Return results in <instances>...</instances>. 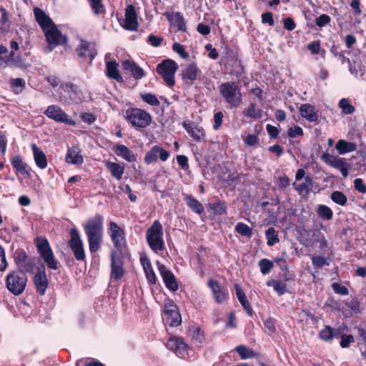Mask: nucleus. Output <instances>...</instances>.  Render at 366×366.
<instances>
[{"label": "nucleus", "mask_w": 366, "mask_h": 366, "mask_svg": "<svg viewBox=\"0 0 366 366\" xmlns=\"http://www.w3.org/2000/svg\"><path fill=\"white\" fill-rule=\"evenodd\" d=\"M69 233L71 239L69 241V246L73 252L75 259L78 261L84 260L85 252L84 244L79 231L76 228H71Z\"/></svg>", "instance_id": "9"}, {"label": "nucleus", "mask_w": 366, "mask_h": 366, "mask_svg": "<svg viewBox=\"0 0 366 366\" xmlns=\"http://www.w3.org/2000/svg\"><path fill=\"white\" fill-rule=\"evenodd\" d=\"M122 26L124 29L128 31H136L137 29L139 26L137 14L132 4L127 6L125 10V19Z\"/></svg>", "instance_id": "18"}, {"label": "nucleus", "mask_w": 366, "mask_h": 366, "mask_svg": "<svg viewBox=\"0 0 366 366\" xmlns=\"http://www.w3.org/2000/svg\"><path fill=\"white\" fill-rule=\"evenodd\" d=\"M169 20L179 31H186L187 26L182 14L179 12L173 13L169 16Z\"/></svg>", "instance_id": "35"}, {"label": "nucleus", "mask_w": 366, "mask_h": 366, "mask_svg": "<svg viewBox=\"0 0 366 366\" xmlns=\"http://www.w3.org/2000/svg\"><path fill=\"white\" fill-rule=\"evenodd\" d=\"M224 114L222 112H218L214 115V125L213 129L214 130H219L223 121Z\"/></svg>", "instance_id": "56"}, {"label": "nucleus", "mask_w": 366, "mask_h": 366, "mask_svg": "<svg viewBox=\"0 0 366 366\" xmlns=\"http://www.w3.org/2000/svg\"><path fill=\"white\" fill-rule=\"evenodd\" d=\"M142 99L151 106H159L160 102L156 95L151 93L141 94Z\"/></svg>", "instance_id": "52"}, {"label": "nucleus", "mask_w": 366, "mask_h": 366, "mask_svg": "<svg viewBox=\"0 0 366 366\" xmlns=\"http://www.w3.org/2000/svg\"><path fill=\"white\" fill-rule=\"evenodd\" d=\"M332 287L334 292L337 294L341 295H348V290L346 287L339 284L337 282H335L332 285Z\"/></svg>", "instance_id": "62"}, {"label": "nucleus", "mask_w": 366, "mask_h": 366, "mask_svg": "<svg viewBox=\"0 0 366 366\" xmlns=\"http://www.w3.org/2000/svg\"><path fill=\"white\" fill-rule=\"evenodd\" d=\"M77 55L84 59H88L91 64L97 55L95 44L81 39L76 49Z\"/></svg>", "instance_id": "16"}, {"label": "nucleus", "mask_w": 366, "mask_h": 366, "mask_svg": "<svg viewBox=\"0 0 366 366\" xmlns=\"http://www.w3.org/2000/svg\"><path fill=\"white\" fill-rule=\"evenodd\" d=\"M50 51L58 45H63L67 42V38L63 35L55 24L52 25L44 31Z\"/></svg>", "instance_id": "10"}, {"label": "nucleus", "mask_w": 366, "mask_h": 366, "mask_svg": "<svg viewBox=\"0 0 366 366\" xmlns=\"http://www.w3.org/2000/svg\"><path fill=\"white\" fill-rule=\"evenodd\" d=\"M244 142L247 145H248L249 147H254L258 144L259 138L255 134H249L244 139Z\"/></svg>", "instance_id": "64"}, {"label": "nucleus", "mask_w": 366, "mask_h": 366, "mask_svg": "<svg viewBox=\"0 0 366 366\" xmlns=\"http://www.w3.org/2000/svg\"><path fill=\"white\" fill-rule=\"evenodd\" d=\"M33 280L38 294L44 295L48 287V280L44 269L37 272Z\"/></svg>", "instance_id": "25"}, {"label": "nucleus", "mask_w": 366, "mask_h": 366, "mask_svg": "<svg viewBox=\"0 0 366 366\" xmlns=\"http://www.w3.org/2000/svg\"><path fill=\"white\" fill-rule=\"evenodd\" d=\"M172 49L177 54H178L182 59H187L189 57V54L185 51L184 46L177 42H175L172 46Z\"/></svg>", "instance_id": "54"}, {"label": "nucleus", "mask_w": 366, "mask_h": 366, "mask_svg": "<svg viewBox=\"0 0 366 366\" xmlns=\"http://www.w3.org/2000/svg\"><path fill=\"white\" fill-rule=\"evenodd\" d=\"M189 334L197 344H202L204 340V334L200 327H191L189 330Z\"/></svg>", "instance_id": "45"}, {"label": "nucleus", "mask_w": 366, "mask_h": 366, "mask_svg": "<svg viewBox=\"0 0 366 366\" xmlns=\"http://www.w3.org/2000/svg\"><path fill=\"white\" fill-rule=\"evenodd\" d=\"M106 168L109 171L112 177L117 180H120L122 178V175L124 172V166L119 163L108 161L105 164Z\"/></svg>", "instance_id": "30"}, {"label": "nucleus", "mask_w": 366, "mask_h": 366, "mask_svg": "<svg viewBox=\"0 0 366 366\" xmlns=\"http://www.w3.org/2000/svg\"><path fill=\"white\" fill-rule=\"evenodd\" d=\"M259 266L260 267V272L262 274H267L269 273L271 269L273 268L274 264L268 259H262L259 262Z\"/></svg>", "instance_id": "51"}, {"label": "nucleus", "mask_w": 366, "mask_h": 366, "mask_svg": "<svg viewBox=\"0 0 366 366\" xmlns=\"http://www.w3.org/2000/svg\"><path fill=\"white\" fill-rule=\"evenodd\" d=\"M265 237L267 244L269 247H272L280 242L277 231L272 227H269L265 231Z\"/></svg>", "instance_id": "40"}, {"label": "nucleus", "mask_w": 366, "mask_h": 366, "mask_svg": "<svg viewBox=\"0 0 366 366\" xmlns=\"http://www.w3.org/2000/svg\"><path fill=\"white\" fill-rule=\"evenodd\" d=\"M126 121L136 129H144L152 123V117L145 110L139 108H129L124 114Z\"/></svg>", "instance_id": "3"}, {"label": "nucleus", "mask_w": 366, "mask_h": 366, "mask_svg": "<svg viewBox=\"0 0 366 366\" xmlns=\"http://www.w3.org/2000/svg\"><path fill=\"white\" fill-rule=\"evenodd\" d=\"M330 199L335 204L340 206H345L347 202V198L346 195L340 191H334L330 195Z\"/></svg>", "instance_id": "46"}, {"label": "nucleus", "mask_w": 366, "mask_h": 366, "mask_svg": "<svg viewBox=\"0 0 366 366\" xmlns=\"http://www.w3.org/2000/svg\"><path fill=\"white\" fill-rule=\"evenodd\" d=\"M34 14L36 21L42 29L43 31L54 24L51 19L39 7L34 9Z\"/></svg>", "instance_id": "24"}, {"label": "nucleus", "mask_w": 366, "mask_h": 366, "mask_svg": "<svg viewBox=\"0 0 366 366\" xmlns=\"http://www.w3.org/2000/svg\"><path fill=\"white\" fill-rule=\"evenodd\" d=\"M12 167L21 174H28L26 169L27 164L23 162L22 158L19 155L14 156L11 159Z\"/></svg>", "instance_id": "41"}, {"label": "nucleus", "mask_w": 366, "mask_h": 366, "mask_svg": "<svg viewBox=\"0 0 366 366\" xmlns=\"http://www.w3.org/2000/svg\"><path fill=\"white\" fill-rule=\"evenodd\" d=\"M63 91L67 94L71 100L75 101L77 97L76 87L72 83H65L61 85Z\"/></svg>", "instance_id": "49"}, {"label": "nucleus", "mask_w": 366, "mask_h": 366, "mask_svg": "<svg viewBox=\"0 0 366 366\" xmlns=\"http://www.w3.org/2000/svg\"><path fill=\"white\" fill-rule=\"evenodd\" d=\"M109 233L115 247L122 248L125 244L124 232L114 222L109 223Z\"/></svg>", "instance_id": "19"}, {"label": "nucleus", "mask_w": 366, "mask_h": 366, "mask_svg": "<svg viewBox=\"0 0 366 366\" xmlns=\"http://www.w3.org/2000/svg\"><path fill=\"white\" fill-rule=\"evenodd\" d=\"M163 40L164 39L162 37L154 36L153 34H150L147 38V42L154 47L159 46L162 44Z\"/></svg>", "instance_id": "60"}, {"label": "nucleus", "mask_w": 366, "mask_h": 366, "mask_svg": "<svg viewBox=\"0 0 366 366\" xmlns=\"http://www.w3.org/2000/svg\"><path fill=\"white\" fill-rule=\"evenodd\" d=\"M90 6L94 14L97 16L105 14V9L102 0H89Z\"/></svg>", "instance_id": "47"}, {"label": "nucleus", "mask_w": 366, "mask_h": 366, "mask_svg": "<svg viewBox=\"0 0 366 366\" xmlns=\"http://www.w3.org/2000/svg\"><path fill=\"white\" fill-rule=\"evenodd\" d=\"M122 67L124 70L130 71L136 79H142L144 76V70L132 61L125 60L122 63Z\"/></svg>", "instance_id": "29"}, {"label": "nucleus", "mask_w": 366, "mask_h": 366, "mask_svg": "<svg viewBox=\"0 0 366 366\" xmlns=\"http://www.w3.org/2000/svg\"><path fill=\"white\" fill-rule=\"evenodd\" d=\"M335 149L340 154H345L356 150L357 145L352 142H348L344 139L339 140L336 145Z\"/></svg>", "instance_id": "34"}, {"label": "nucleus", "mask_w": 366, "mask_h": 366, "mask_svg": "<svg viewBox=\"0 0 366 366\" xmlns=\"http://www.w3.org/2000/svg\"><path fill=\"white\" fill-rule=\"evenodd\" d=\"M184 200L193 212L200 214L204 211L203 205L192 196L185 194Z\"/></svg>", "instance_id": "33"}, {"label": "nucleus", "mask_w": 366, "mask_h": 366, "mask_svg": "<svg viewBox=\"0 0 366 366\" xmlns=\"http://www.w3.org/2000/svg\"><path fill=\"white\" fill-rule=\"evenodd\" d=\"M287 134L290 138H295L297 136H302L303 129L299 126H295L288 129Z\"/></svg>", "instance_id": "59"}, {"label": "nucleus", "mask_w": 366, "mask_h": 366, "mask_svg": "<svg viewBox=\"0 0 366 366\" xmlns=\"http://www.w3.org/2000/svg\"><path fill=\"white\" fill-rule=\"evenodd\" d=\"M219 92L224 102L230 109L237 108L242 102V95L240 88L235 82L227 81L219 86Z\"/></svg>", "instance_id": "2"}, {"label": "nucleus", "mask_w": 366, "mask_h": 366, "mask_svg": "<svg viewBox=\"0 0 366 366\" xmlns=\"http://www.w3.org/2000/svg\"><path fill=\"white\" fill-rule=\"evenodd\" d=\"M339 335H340V329H334L330 326H325V328L319 332V337L325 342L330 341L334 338H337Z\"/></svg>", "instance_id": "32"}, {"label": "nucleus", "mask_w": 366, "mask_h": 366, "mask_svg": "<svg viewBox=\"0 0 366 366\" xmlns=\"http://www.w3.org/2000/svg\"><path fill=\"white\" fill-rule=\"evenodd\" d=\"M146 239L150 249L155 253L165 249L163 238V228L161 223L156 220L146 232Z\"/></svg>", "instance_id": "4"}, {"label": "nucleus", "mask_w": 366, "mask_h": 366, "mask_svg": "<svg viewBox=\"0 0 366 366\" xmlns=\"http://www.w3.org/2000/svg\"><path fill=\"white\" fill-rule=\"evenodd\" d=\"M300 112L302 117L306 119L310 122H316L318 121V114L315 109L310 104H303L300 107Z\"/></svg>", "instance_id": "26"}, {"label": "nucleus", "mask_w": 366, "mask_h": 366, "mask_svg": "<svg viewBox=\"0 0 366 366\" xmlns=\"http://www.w3.org/2000/svg\"><path fill=\"white\" fill-rule=\"evenodd\" d=\"M313 187V179L309 175H307L305 177L304 182L299 184L296 187V191L299 193V194H302L303 193L308 194Z\"/></svg>", "instance_id": "37"}, {"label": "nucleus", "mask_w": 366, "mask_h": 366, "mask_svg": "<svg viewBox=\"0 0 366 366\" xmlns=\"http://www.w3.org/2000/svg\"><path fill=\"white\" fill-rule=\"evenodd\" d=\"M262 110L257 107L256 104L254 102H251L249 107L244 111V114L245 117L254 119L262 118Z\"/></svg>", "instance_id": "36"}, {"label": "nucleus", "mask_w": 366, "mask_h": 366, "mask_svg": "<svg viewBox=\"0 0 366 366\" xmlns=\"http://www.w3.org/2000/svg\"><path fill=\"white\" fill-rule=\"evenodd\" d=\"M208 286L211 288L217 303L222 304L227 300L229 297L227 290L223 288L217 281L209 280Z\"/></svg>", "instance_id": "21"}, {"label": "nucleus", "mask_w": 366, "mask_h": 366, "mask_svg": "<svg viewBox=\"0 0 366 366\" xmlns=\"http://www.w3.org/2000/svg\"><path fill=\"white\" fill-rule=\"evenodd\" d=\"M148 282L152 285H155L157 277L152 267L144 269Z\"/></svg>", "instance_id": "57"}, {"label": "nucleus", "mask_w": 366, "mask_h": 366, "mask_svg": "<svg viewBox=\"0 0 366 366\" xmlns=\"http://www.w3.org/2000/svg\"><path fill=\"white\" fill-rule=\"evenodd\" d=\"M159 274L164 282L166 287L172 292H176L179 289V285L177 282L176 277L166 266L159 263H157Z\"/></svg>", "instance_id": "14"}, {"label": "nucleus", "mask_w": 366, "mask_h": 366, "mask_svg": "<svg viewBox=\"0 0 366 366\" xmlns=\"http://www.w3.org/2000/svg\"><path fill=\"white\" fill-rule=\"evenodd\" d=\"M170 156V153L166 149L157 146H153L144 156V161L147 164L157 162L158 158L162 162H165Z\"/></svg>", "instance_id": "15"}, {"label": "nucleus", "mask_w": 366, "mask_h": 366, "mask_svg": "<svg viewBox=\"0 0 366 366\" xmlns=\"http://www.w3.org/2000/svg\"><path fill=\"white\" fill-rule=\"evenodd\" d=\"M104 218L97 214L89 219L84 224V230L87 236L89 251L92 253L99 250L103 241Z\"/></svg>", "instance_id": "1"}, {"label": "nucleus", "mask_w": 366, "mask_h": 366, "mask_svg": "<svg viewBox=\"0 0 366 366\" xmlns=\"http://www.w3.org/2000/svg\"><path fill=\"white\" fill-rule=\"evenodd\" d=\"M162 319L166 325L171 327L178 326L182 322L181 315L174 305L170 306L169 308L165 306Z\"/></svg>", "instance_id": "20"}, {"label": "nucleus", "mask_w": 366, "mask_h": 366, "mask_svg": "<svg viewBox=\"0 0 366 366\" xmlns=\"http://www.w3.org/2000/svg\"><path fill=\"white\" fill-rule=\"evenodd\" d=\"M178 69L177 64L172 59H166L157 66V72L163 78L166 84L172 87L174 85V74Z\"/></svg>", "instance_id": "7"}, {"label": "nucleus", "mask_w": 366, "mask_h": 366, "mask_svg": "<svg viewBox=\"0 0 366 366\" xmlns=\"http://www.w3.org/2000/svg\"><path fill=\"white\" fill-rule=\"evenodd\" d=\"M235 231L242 236L251 238L253 235L252 229L243 222H238L235 226Z\"/></svg>", "instance_id": "43"}, {"label": "nucleus", "mask_w": 366, "mask_h": 366, "mask_svg": "<svg viewBox=\"0 0 366 366\" xmlns=\"http://www.w3.org/2000/svg\"><path fill=\"white\" fill-rule=\"evenodd\" d=\"M115 154L128 162H134L137 160V155L124 144H117L112 147Z\"/></svg>", "instance_id": "23"}, {"label": "nucleus", "mask_w": 366, "mask_h": 366, "mask_svg": "<svg viewBox=\"0 0 366 366\" xmlns=\"http://www.w3.org/2000/svg\"><path fill=\"white\" fill-rule=\"evenodd\" d=\"M44 114L50 119L58 123H64L67 125L74 126V121L60 107L56 104L49 105L44 112Z\"/></svg>", "instance_id": "8"}, {"label": "nucleus", "mask_w": 366, "mask_h": 366, "mask_svg": "<svg viewBox=\"0 0 366 366\" xmlns=\"http://www.w3.org/2000/svg\"><path fill=\"white\" fill-rule=\"evenodd\" d=\"M35 242L40 256L49 269L56 270L59 267V262L55 259L54 252L49 245V241L41 237H36Z\"/></svg>", "instance_id": "6"}, {"label": "nucleus", "mask_w": 366, "mask_h": 366, "mask_svg": "<svg viewBox=\"0 0 366 366\" xmlns=\"http://www.w3.org/2000/svg\"><path fill=\"white\" fill-rule=\"evenodd\" d=\"M267 286L273 287L274 291L279 295H282L287 292L286 285L277 280H271L267 282Z\"/></svg>", "instance_id": "48"}, {"label": "nucleus", "mask_w": 366, "mask_h": 366, "mask_svg": "<svg viewBox=\"0 0 366 366\" xmlns=\"http://www.w3.org/2000/svg\"><path fill=\"white\" fill-rule=\"evenodd\" d=\"M166 347L181 358L188 357L189 352L191 350L182 338L176 336L172 337L168 340Z\"/></svg>", "instance_id": "11"}, {"label": "nucleus", "mask_w": 366, "mask_h": 366, "mask_svg": "<svg viewBox=\"0 0 366 366\" xmlns=\"http://www.w3.org/2000/svg\"><path fill=\"white\" fill-rule=\"evenodd\" d=\"M355 189L362 194L366 193V184L361 178H357L354 180Z\"/></svg>", "instance_id": "58"}, {"label": "nucleus", "mask_w": 366, "mask_h": 366, "mask_svg": "<svg viewBox=\"0 0 366 366\" xmlns=\"http://www.w3.org/2000/svg\"><path fill=\"white\" fill-rule=\"evenodd\" d=\"M111 257V274L112 280H119L125 274L124 269V260L122 256L117 252L113 251L110 254Z\"/></svg>", "instance_id": "13"}, {"label": "nucleus", "mask_w": 366, "mask_h": 366, "mask_svg": "<svg viewBox=\"0 0 366 366\" xmlns=\"http://www.w3.org/2000/svg\"><path fill=\"white\" fill-rule=\"evenodd\" d=\"M66 161L67 163L79 165L83 163V157L78 147H71L67 150L66 155Z\"/></svg>", "instance_id": "28"}, {"label": "nucleus", "mask_w": 366, "mask_h": 366, "mask_svg": "<svg viewBox=\"0 0 366 366\" xmlns=\"http://www.w3.org/2000/svg\"><path fill=\"white\" fill-rule=\"evenodd\" d=\"M312 262L313 265L317 267H322L324 265H328L329 263L327 259L322 256H314L312 258Z\"/></svg>", "instance_id": "61"}, {"label": "nucleus", "mask_w": 366, "mask_h": 366, "mask_svg": "<svg viewBox=\"0 0 366 366\" xmlns=\"http://www.w3.org/2000/svg\"><path fill=\"white\" fill-rule=\"evenodd\" d=\"M27 283V276L22 270L9 272L6 277V287L14 295H19L24 291Z\"/></svg>", "instance_id": "5"}, {"label": "nucleus", "mask_w": 366, "mask_h": 366, "mask_svg": "<svg viewBox=\"0 0 366 366\" xmlns=\"http://www.w3.org/2000/svg\"><path fill=\"white\" fill-rule=\"evenodd\" d=\"M317 212L319 217H320L322 219L330 220L332 219V210L329 207L325 204L319 205Z\"/></svg>", "instance_id": "44"}, {"label": "nucleus", "mask_w": 366, "mask_h": 366, "mask_svg": "<svg viewBox=\"0 0 366 366\" xmlns=\"http://www.w3.org/2000/svg\"><path fill=\"white\" fill-rule=\"evenodd\" d=\"M227 204L225 202L218 201L209 204V211L214 214L223 215L227 214Z\"/></svg>", "instance_id": "39"}, {"label": "nucleus", "mask_w": 366, "mask_h": 366, "mask_svg": "<svg viewBox=\"0 0 366 366\" xmlns=\"http://www.w3.org/2000/svg\"><path fill=\"white\" fill-rule=\"evenodd\" d=\"M76 366H104V365L96 359L87 357L77 360Z\"/></svg>", "instance_id": "50"}, {"label": "nucleus", "mask_w": 366, "mask_h": 366, "mask_svg": "<svg viewBox=\"0 0 366 366\" xmlns=\"http://www.w3.org/2000/svg\"><path fill=\"white\" fill-rule=\"evenodd\" d=\"M31 147L36 166L41 169H46L47 167V159L45 153L35 144H32Z\"/></svg>", "instance_id": "27"}, {"label": "nucleus", "mask_w": 366, "mask_h": 366, "mask_svg": "<svg viewBox=\"0 0 366 366\" xmlns=\"http://www.w3.org/2000/svg\"><path fill=\"white\" fill-rule=\"evenodd\" d=\"M183 127L194 141H200L205 136L204 129L202 127L187 124L186 122L183 124Z\"/></svg>", "instance_id": "31"}, {"label": "nucleus", "mask_w": 366, "mask_h": 366, "mask_svg": "<svg viewBox=\"0 0 366 366\" xmlns=\"http://www.w3.org/2000/svg\"><path fill=\"white\" fill-rule=\"evenodd\" d=\"M110 56V54H107L105 55V59H106V74L108 78L116 80L118 82H122L123 79L122 76L120 75L119 71V64L117 62V61H109L107 60L109 57Z\"/></svg>", "instance_id": "22"}, {"label": "nucleus", "mask_w": 366, "mask_h": 366, "mask_svg": "<svg viewBox=\"0 0 366 366\" xmlns=\"http://www.w3.org/2000/svg\"><path fill=\"white\" fill-rule=\"evenodd\" d=\"M9 85L14 94H19L25 89L26 81L22 78L11 79L9 80Z\"/></svg>", "instance_id": "38"}, {"label": "nucleus", "mask_w": 366, "mask_h": 366, "mask_svg": "<svg viewBox=\"0 0 366 366\" xmlns=\"http://www.w3.org/2000/svg\"><path fill=\"white\" fill-rule=\"evenodd\" d=\"M341 337L340 346L342 348H347L349 347L350 343L355 341L354 337L352 335H339Z\"/></svg>", "instance_id": "55"}, {"label": "nucleus", "mask_w": 366, "mask_h": 366, "mask_svg": "<svg viewBox=\"0 0 366 366\" xmlns=\"http://www.w3.org/2000/svg\"><path fill=\"white\" fill-rule=\"evenodd\" d=\"M321 158L328 165L339 169L344 177L348 176L350 166L349 164H347L345 158L332 156L329 153H324Z\"/></svg>", "instance_id": "12"}, {"label": "nucleus", "mask_w": 366, "mask_h": 366, "mask_svg": "<svg viewBox=\"0 0 366 366\" xmlns=\"http://www.w3.org/2000/svg\"><path fill=\"white\" fill-rule=\"evenodd\" d=\"M202 71L194 63L187 65L182 70V79L184 83L188 86L192 85L197 79H200Z\"/></svg>", "instance_id": "17"}, {"label": "nucleus", "mask_w": 366, "mask_h": 366, "mask_svg": "<svg viewBox=\"0 0 366 366\" xmlns=\"http://www.w3.org/2000/svg\"><path fill=\"white\" fill-rule=\"evenodd\" d=\"M339 107L342 109V112L345 114H352L355 111V107L347 99H342L339 102Z\"/></svg>", "instance_id": "53"}, {"label": "nucleus", "mask_w": 366, "mask_h": 366, "mask_svg": "<svg viewBox=\"0 0 366 366\" xmlns=\"http://www.w3.org/2000/svg\"><path fill=\"white\" fill-rule=\"evenodd\" d=\"M331 21V18L327 14H322L316 19V24L319 27H323L326 24H329Z\"/></svg>", "instance_id": "63"}, {"label": "nucleus", "mask_w": 366, "mask_h": 366, "mask_svg": "<svg viewBox=\"0 0 366 366\" xmlns=\"http://www.w3.org/2000/svg\"><path fill=\"white\" fill-rule=\"evenodd\" d=\"M235 351L242 360L252 358L256 356V353L253 350L242 345L237 346L235 347Z\"/></svg>", "instance_id": "42"}]
</instances>
